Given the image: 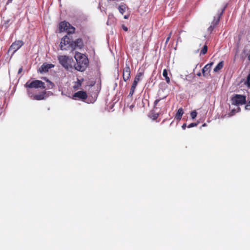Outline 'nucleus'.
Segmentation results:
<instances>
[{
	"label": "nucleus",
	"mask_w": 250,
	"mask_h": 250,
	"mask_svg": "<svg viewBox=\"0 0 250 250\" xmlns=\"http://www.w3.org/2000/svg\"><path fill=\"white\" fill-rule=\"evenodd\" d=\"M77 63L75 65V69L78 71L83 72L88 66L89 61L87 58L81 53H76L74 56Z\"/></svg>",
	"instance_id": "nucleus-1"
},
{
	"label": "nucleus",
	"mask_w": 250,
	"mask_h": 250,
	"mask_svg": "<svg viewBox=\"0 0 250 250\" xmlns=\"http://www.w3.org/2000/svg\"><path fill=\"white\" fill-rule=\"evenodd\" d=\"M197 75L198 76H200L201 75V73L200 72H199L197 74Z\"/></svg>",
	"instance_id": "nucleus-43"
},
{
	"label": "nucleus",
	"mask_w": 250,
	"mask_h": 250,
	"mask_svg": "<svg viewBox=\"0 0 250 250\" xmlns=\"http://www.w3.org/2000/svg\"><path fill=\"white\" fill-rule=\"evenodd\" d=\"M163 76L165 77V80L167 83H170V79L168 77L167 71L166 69H164L163 72Z\"/></svg>",
	"instance_id": "nucleus-18"
},
{
	"label": "nucleus",
	"mask_w": 250,
	"mask_h": 250,
	"mask_svg": "<svg viewBox=\"0 0 250 250\" xmlns=\"http://www.w3.org/2000/svg\"><path fill=\"white\" fill-rule=\"evenodd\" d=\"M198 123H192L190 124L188 126V127L191 128V127H195V126H196L198 125Z\"/></svg>",
	"instance_id": "nucleus-27"
},
{
	"label": "nucleus",
	"mask_w": 250,
	"mask_h": 250,
	"mask_svg": "<svg viewBox=\"0 0 250 250\" xmlns=\"http://www.w3.org/2000/svg\"><path fill=\"white\" fill-rule=\"evenodd\" d=\"M134 107V105L133 104H131L130 106H129V108H130V109L132 110L133 108Z\"/></svg>",
	"instance_id": "nucleus-41"
},
{
	"label": "nucleus",
	"mask_w": 250,
	"mask_h": 250,
	"mask_svg": "<svg viewBox=\"0 0 250 250\" xmlns=\"http://www.w3.org/2000/svg\"><path fill=\"white\" fill-rule=\"evenodd\" d=\"M224 66V62L221 61L219 63H218V64L216 65V66L214 68L213 71L214 72H217L219 70H220Z\"/></svg>",
	"instance_id": "nucleus-16"
},
{
	"label": "nucleus",
	"mask_w": 250,
	"mask_h": 250,
	"mask_svg": "<svg viewBox=\"0 0 250 250\" xmlns=\"http://www.w3.org/2000/svg\"><path fill=\"white\" fill-rule=\"evenodd\" d=\"M197 112L196 111H192L191 113H190V116H191V117L192 119H194L196 116H197Z\"/></svg>",
	"instance_id": "nucleus-24"
},
{
	"label": "nucleus",
	"mask_w": 250,
	"mask_h": 250,
	"mask_svg": "<svg viewBox=\"0 0 250 250\" xmlns=\"http://www.w3.org/2000/svg\"><path fill=\"white\" fill-rule=\"evenodd\" d=\"M123 29H124V31H127L128 30V28L127 27L125 26V25H123Z\"/></svg>",
	"instance_id": "nucleus-34"
},
{
	"label": "nucleus",
	"mask_w": 250,
	"mask_h": 250,
	"mask_svg": "<svg viewBox=\"0 0 250 250\" xmlns=\"http://www.w3.org/2000/svg\"><path fill=\"white\" fill-rule=\"evenodd\" d=\"M246 97L244 95L235 94L231 99V104L233 105H243L246 104Z\"/></svg>",
	"instance_id": "nucleus-5"
},
{
	"label": "nucleus",
	"mask_w": 250,
	"mask_h": 250,
	"mask_svg": "<svg viewBox=\"0 0 250 250\" xmlns=\"http://www.w3.org/2000/svg\"><path fill=\"white\" fill-rule=\"evenodd\" d=\"M42 79L43 80H45V81H46L47 82L49 83L50 84H53V83L52 82H50V81L48 79H47L46 78H45V77H43Z\"/></svg>",
	"instance_id": "nucleus-32"
},
{
	"label": "nucleus",
	"mask_w": 250,
	"mask_h": 250,
	"mask_svg": "<svg viewBox=\"0 0 250 250\" xmlns=\"http://www.w3.org/2000/svg\"><path fill=\"white\" fill-rule=\"evenodd\" d=\"M130 77V69L128 65H126L123 73V79L125 82L128 80Z\"/></svg>",
	"instance_id": "nucleus-10"
},
{
	"label": "nucleus",
	"mask_w": 250,
	"mask_h": 250,
	"mask_svg": "<svg viewBox=\"0 0 250 250\" xmlns=\"http://www.w3.org/2000/svg\"><path fill=\"white\" fill-rule=\"evenodd\" d=\"M203 126H206V124H204L203 125H202Z\"/></svg>",
	"instance_id": "nucleus-45"
},
{
	"label": "nucleus",
	"mask_w": 250,
	"mask_h": 250,
	"mask_svg": "<svg viewBox=\"0 0 250 250\" xmlns=\"http://www.w3.org/2000/svg\"><path fill=\"white\" fill-rule=\"evenodd\" d=\"M46 97V91L44 90L39 94H36L33 97V100L40 101L45 99Z\"/></svg>",
	"instance_id": "nucleus-14"
},
{
	"label": "nucleus",
	"mask_w": 250,
	"mask_h": 250,
	"mask_svg": "<svg viewBox=\"0 0 250 250\" xmlns=\"http://www.w3.org/2000/svg\"><path fill=\"white\" fill-rule=\"evenodd\" d=\"M226 7L227 5L224 6V7L222 9L221 11L219 13L218 16L217 18H214L213 21H212L211 25L208 28V31L209 33H211L213 31V29L215 28L216 26L219 23L220 18L222 16L224 11L225 10Z\"/></svg>",
	"instance_id": "nucleus-6"
},
{
	"label": "nucleus",
	"mask_w": 250,
	"mask_h": 250,
	"mask_svg": "<svg viewBox=\"0 0 250 250\" xmlns=\"http://www.w3.org/2000/svg\"><path fill=\"white\" fill-rule=\"evenodd\" d=\"M213 62H211L207 64H206L204 68L202 69V74L204 77H207L208 74L209 73L211 66L213 65Z\"/></svg>",
	"instance_id": "nucleus-12"
},
{
	"label": "nucleus",
	"mask_w": 250,
	"mask_h": 250,
	"mask_svg": "<svg viewBox=\"0 0 250 250\" xmlns=\"http://www.w3.org/2000/svg\"><path fill=\"white\" fill-rule=\"evenodd\" d=\"M24 44L23 41L21 40L16 41L12 43L9 47V51H13L15 53Z\"/></svg>",
	"instance_id": "nucleus-7"
},
{
	"label": "nucleus",
	"mask_w": 250,
	"mask_h": 250,
	"mask_svg": "<svg viewBox=\"0 0 250 250\" xmlns=\"http://www.w3.org/2000/svg\"><path fill=\"white\" fill-rule=\"evenodd\" d=\"M129 15H125L124 16V18L125 19H128L129 18Z\"/></svg>",
	"instance_id": "nucleus-37"
},
{
	"label": "nucleus",
	"mask_w": 250,
	"mask_h": 250,
	"mask_svg": "<svg viewBox=\"0 0 250 250\" xmlns=\"http://www.w3.org/2000/svg\"><path fill=\"white\" fill-rule=\"evenodd\" d=\"M138 83V82H137L136 81L134 80L131 87L134 88H135V89H136V86L137 85Z\"/></svg>",
	"instance_id": "nucleus-30"
},
{
	"label": "nucleus",
	"mask_w": 250,
	"mask_h": 250,
	"mask_svg": "<svg viewBox=\"0 0 250 250\" xmlns=\"http://www.w3.org/2000/svg\"><path fill=\"white\" fill-rule=\"evenodd\" d=\"M187 127V125L186 124H184L182 126V128L183 129H185Z\"/></svg>",
	"instance_id": "nucleus-35"
},
{
	"label": "nucleus",
	"mask_w": 250,
	"mask_h": 250,
	"mask_svg": "<svg viewBox=\"0 0 250 250\" xmlns=\"http://www.w3.org/2000/svg\"><path fill=\"white\" fill-rule=\"evenodd\" d=\"M135 90V88L131 87L128 96L131 97L133 95Z\"/></svg>",
	"instance_id": "nucleus-28"
},
{
	"label": "nucleus",
	"mask_w": 250,
	"mask_h": 250,
	"mask_svg": "<svg viewBox=\"0 0 250 250\" xmlns=\"http://www.w3.org/2000/svg\"><path fill=\"white\" fill-rule=\"evenodd\" d=\"M247 104L250 106V101L247 103Z\"/></svg>",
	"instance_id": "nucleus-44"
},
{
	"label": "nucleus",
	"mask_w": 250,
	"mask_h": 250,
	"mask_svg": "<svg viewBox=\"0 0 250 250\" xmlns=\"http://www.w3.org/2000/svg\"><path fill=\"white\" fill-rule=\"evenodd\" d=\"M126 8H127L126 5L125 4H123L119 5L118 7V9L120 13L122 15H123L125 13Z\"/></svg>",
	"instance_id": "nucleus-17"
},
{
	"label": "nucleus",
	"mask_w": 250,
	"mask_h": 250,
	"mask_svg": "<svg viewBox=\"0 0 250 250\" xmlns=\"http://www.w3.org/2000/svg\"><path fill=\"white\" fill-rule=\"evenodd\" d=\"M59 29L60 32L66 31L68 34H72L75 31V28L66 21H63L60 23Z\"/></svg>",
	"instance_id": "nucleus-3"
},
{
	"label": "nucleus",
	"mask_w": 250,
	"mask_h": 250,
	"mask_svg": "<svg viewBox=\"0 0 250 250\" xmlns=\"http://www.w3.org/2000/svg\"><path fill=\"white\" fill-rule=\"evenodd\" d=\"M208 51V45L206 43L200 51V55H205Z\"/></svg>",
	"instance_id": "nucleus-20"
},
{
	"label": "nucleus",
	"mask_w": 250,
	"mask_h": 250,
	"mask_svg": "<svg viewBox=\"0 0 250 250\" xmlns=\"http://www.w3.org/2000/svg\"><path fill=\"white\" fill-rule=\"evenodd\" d=\"M22 70V67H21L19 69V71H18V73L20 74Z\"/></svg>",
	"instance_id": "nucleus-38"
},
{
	"label": "nucleus",
	"mask_w": 250,
	"mask_h": 250,
	"mask_svg": "<svg viewBox=\"0 0 250 250\" xmlns=\"http://www.w3.org/2000/svg\"><path fill=\"white\" fill-rule=\"evenodd\" d=\"M238 111L240 110V107H238Z\"/></svg>",
	"instance_id": "nucleus-46"
},
{
	"label": "nucleus",
	"mask_w": 250,
	"mask_h": 250,
	"mask_svg": "<svg viewBox=\"0 0 250 250\" xmlns=\"http://www.w3.org/2000/svg\"><path fill=\"white\" fill-rule=\"evenodd\" d=\"M143 72H138L136 75L134 80L138 83L140 81H141V77L143 76Z\"/></svg>",
	"instance_id": "nucleus-19"
},
{
	"label": "nucleus",
	"mask_w": 250,
	"mask_h": 250,
	"mask_svg": "<svg viewBox=\"0 0 250 250\" xmlns=\"http://www.w3.org/2000/svg\"><path fill=\"white\" fill-rule=\"evenodd\" d=\"M13 0H7V4L10 3H11L12 1Z\"/></svg>",
	"instance_id": "nucleus-40"
},
{
	"label": "nucleus",
	"mask_w": 250,
	"mask_h": 250,
	"mask_svg": "<svg viewBox=\"0 0 250 250\" xmlns=\"http://www.w3.org/2000/svg\"><path fill=\"white\" fill-rule=\"evenodd\" d=\"M245 84L247 85L248 87L250 88V82L249 83H245Z\"/></svg>",
	"instance_id": "nucleus-39"
},
{
	"label": "nucleus",
	"mask_w": 250,
	"mask_h": 250,
	"mask_svg": "<svg viewBox=\"0 0 250 250\" xmlns=\"http://www.w3.org/2000/svg\"><path fill=\"white\" fill-rule=\"evenodd\" d=\"M167 97V96H165L163 97H159L158 99H156L154 102V107H156L157 105H158L159 103L163 99H165Z\"/></svg>",
	"instance_id": "nucleus-21"
},
{
	"label": "nucleus",
	"mask_w": 250,
	"mask_h": 250,
	"mask_svg": "<svg viewBox=\"0 0 250 250\" xmlns=\"http://www.w3.org/2000/svg\"><path fill=\"white\" fill-rule=\"evenodd\" d=\"M73 41L71 34H67L61 40L60 49L62 50L72 49Z\"/></svg>",
	"instance_id": "nucleus-2"
},
{
	"label": "nucleus",
	"mask_w": 250,
	"mask_h": 250,
	"mask_svg": "<svg viewBox=\"0 0 250 250\" xmlns=\"http://www.w3.org/2000/svg\"><path fill=\"white\" fill-rule=\"evenodd\" d=\"M245 109L246 110H250V106L247 104L245 106Z\"/></svg>",
	"instance_id": "nucleus-33"
},
{
	"label": "nucleus",
	"mask_w": 250,
	"mask_h": 250,
	"mask_svg": "<svg viewBox=\"0 0 250 250\" xmlns=\"http://www.w3.org/2000/svg\"><path fill=\"white\" fill-rule=\"evenodd\" d=\"M171 35H172V31H171V32L169 33V34H168V37H169V38H171Z\"/></svg>",
	"instance_id": "nucleus-42"
},
{
	"label": "nucleus",
	"mask_w": 250,
	"mask_h": 250,
	"mask_svg": "<svg viewBox=\"0 0 250 250\" xmlns=\"http://www.w3.org/2000/svg\"><path fill=\"white\" fill-rule=\"evenodd\" d=\"M87 93L85 91H79L74 93V94L73 95V98L74 99L78 98L79 99L84 100L87 98Z\"/></svg>",
	"instance_id": "nucleus-9"
},
{
	"label": "nucleus",
	"mask_w": 250,
	"mask_h": 250,
	"mask_svg": "<svg viewBox=\"0 0 250 250\" xmlns=\"http://www.w3.org/2000/svg\"><path fill=\"white\" fill-rule=\"evenodd\" d=\"M236 111L235 109H233L231 110V111L228 114L229 117H231L233 115H234L236 113Z\"/></svg>",
	"instance_id": "nucleus-29"
},
{
	"label": "nucleus",
	"mask_w": 250,
	"mask_h": 250,
	"mask_svg": "<svg viewBox=\"0 0 250 250\" xmlns=\"http://www.w3.org/2000/svg\"><path fill=\"white\" fill-rule=\"evenodd\" d=\"M83 46V42L82 39L79 38L75 41H73L72 50H74L77 47L81 49Z\"/></svg>",
	"instance_id": "nucleus-13"
},
{
	"label": "nucleus",
	"mask_w": 250,
	"mask_h": 250,
	"mask_svg": "<svg viewBox=\"0 0 250 250\" xmlns=\"http://www.w3.org/2000/svg\"><path fill=\"white\" fill-rule=\"evenodd\" d=\"M158 116H159V114L154 113H152L150 116V118H152L153 120L157 119L158 118Z\"/></svg>",
	"instance_id": "nucleus-23"
},
{
	"label": "nucleus",
	"mask_w": 250,
	"mask_h": 250,
	"mask_svg": "<svg viewBox=\"0 0 250 250\" xmlns=\"http://www.w3.org/2000/svg\"><path fill=\"white\" fill-rule=\"evenodd\" d=\"M183 109L182 107H181L178 110L175 116V118L178 120H180L182 118V116L183 115Z\"/></svg>",
	"instance_id": "nucleus-15"
},
{
	"label": "nucleus",
	"mask_w": 250,
	"mask_h": 250,
	"mask_svg": "<svg viewBox=\"0 0 250 250\" xmlns=\"http://www.w3.org/2000/svg\"><path fill=\"white\" fill-rule=\"evenodd\" d=\"M26 88L45 89V83L40 80H34L32 82L28 81L25 84Z\"/></svg>",
	"instance_id": "nucleus-4"
},
{
	"label": "nucleus",
	"mask_w": 250,
	"mask_h": 250,
	"mask_svg": "<svg viewBox=\"0 0 250 250\" xmlns=\"http://www.w3.org/2000/svg\"><path fill=\"white\" fill-rule=\"evenodd\" d=\"M58 60L61 65L65 68H68L69 63L68 62V57L66 56H60L58 57Z\"/></svg>",
	"instance_id": "nucleus-8"
},
{
	"label": "nucleus",
	"mask_w": 250,
	"mask_h": 250,
	"mask_svg": "<svg viewBox=\"0 0 250 250\" xmlns=\"http://www.w3.org/2000/svg\"><path fill=\"white\" fill-rule=\"evenodd\" d=\"M53 66L54 65L52 64H47L46 63H44L39 68L38 71L41 73H46L48 71L49 69L53 67Z\"/></svg>",
	"instance_id": "nucleus-11"
},
{
	"label": "nucleus",
	"mask_w": 250,
	"mask_h": 250,
	"mask_svg": "<svg viewBox=\"0 0 250 250\" xmlns=\"http://www.w3.org/2000/svg\"><path fill=\"white\" fill-rule=\"evenodd\" d=\"M11 21L10 19H8L4 21L3 23V26L5 27V28H8L9 27V22Z\"/></svg>",
	"instance_id": "nucleus-25"
},
{
	"label": "nucleus",
	"mask_w": 250,
	"mask_h": 250,
	"mask_svg": "<svg viewBox=\"0 0 250 250\" xmlns=\"http://www.w3.org/2000/svg\"><path fill=\"white\" fill-rule=\"evenodd\" d=\"M170 39V38H169V37H167L166 41V44L167 43V42H169Z\"/></svg>",
	"instance_id": "nucleus-36"
},
{
	"label": "nucleus",
	"mask_w": 250,
	"mask_h": 250,
	"mask_svg": "<svg viewBox=\"0 0 250 250\" xmlns=\"http://www.w3.org/2000/svg\"><path fill=\"white\" fill-rule=\"evenodd\" d=\"M27 93H28L29 97H30L31 98H32L33 100V97H34V96H35V95H34V93L31 90H27Z\"/></svg>",
	"instance_id": "nucleus-26"
},
{
	"label": "nucleus",
	"mask_w": 250,
	"mask_h": 250,
	"mask_svg": "<svg viewBox=\"0 0 250 250\" xmlns=\"http://www.w3.org/2000/svg\"><path fill=\"white\" fill-rule=\"evenodd\" d=\"M82 82L79 79H78L77 82L75 83V85L73 86V88L74 89L77 90L79 89V87L81 85Z\"/></svg>",
	"instance_id": "nucleus-22"
},
{
	"label": "nucleus",
	"mask_w": 250,
	"mask_h": 250,
	"mask_svg": "<svg viewBox=\"0 0 250 250\" xmlns=\"http://www.w3.org/2000/svg\"><path fill=\"white\" fill-rule=\"evenodd\" d=\"M250 82V73L248 75L247 81L245 83H249Z\"/></svg>",
	"instance_id": "nucleus-31"
}]
</instances>
